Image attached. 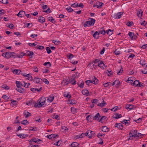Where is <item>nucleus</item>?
I'll list each match as a JSON object with an SVG mask.
<instances>
[{
	"label": "nucleus",
	"instance_id": "obj_1",
	"mask_svg": "<svg viewBox=\"0 0 147 147\" xmlns=\"http://www.w3.org/2000/svg\"><path fill=\"white\" fill-rule=\"evenodd\" d=\"M46 101V98L45 97H41L37 101L34 105L35 107H40L43 105Z\"/></svg>",
	"mask_w": 147,
	"mask_h": 147
},
{
	"label": "nucleus",
	"instance_id": "obj_2",
	"mask_svg": "<svg viewBox=\"0 0 147 147\" xmlns=\"http://www.w3.org/2000/svg\"><path fill=\"white\" fill-rule=\"evenodd\" d=\"M90 20L85 22L83 24L84 27L93 26L95 23V20L93 18H90Z\"/></svg>",
	"mask_w": 147,
	"mask_h": 147
},
{
	"label": "nucleus",
	"instance_id": "obj_3",
	"mask_svg": "<svg viewBox=\"0 0 147 147\" xmlns=\"http://www.w3.org/2000/svg\"><path fill=\"white\" fill-rule=\"evenodd\" d=\"M137 130H134L132 131V132H130L129 133L130 138L132 139L134 137H137Z\"/></svg>",
	"mask_w": 147,
	"mask_h": 147
},
{
	"label": "nucleus",
	"instance_id": "obj_4",
	"mask_svg": "<svg viewBox=\"0 0 147 147\" xmlns=\"http://www.w3.org/2000/svg\"><path fill=\"white\" fill-rule=\"evenodd\" d=\"M6 59H8L9 58L12 57L15 58V54L14 52H6Z\"/></svg>",
	"mask_w": 147,
	"mask_h": 147
},
{
	"label": "nucleus",
	"instance_id": "obj_5",
	"mask_svg": "<svg viewBox=\"0 0 147 147\" xmlns=\"http://www.w3.org/2000/svg\"><path fill=\"white\" fill-rule=\"evenodd\" d=\"M123 13L122 12H120L114 14L113 15V18L115 19H119L121 18V16L123 15Z\"/></svg>",
	"mask_w": 147,
	"mask_h": 147
},
{
	"label": "nucleus",
	"instance_id": "obj_6",
	"mask_svg": "<svg viewBox=\"0 0 147 147\" xmlns=\"http://www.w3.org/2000/svg\"><path fill=\"white\" fill-rule=\"evenodd\" d=\"M128 34L132 40H135L137 38L136 36L133 32H129Z\"/></svg>",
	"mask_w": 147,
	"mask_h": 147
},
{
	"label": "nucleus",
	"instance_id": "obj_7",
	"mask_svg": "<svg viewBox=\"0 0 147 147\" xmlns=\"http://www.w3.org/2000/svg\"><path fill=\"white\" fill-rule=\"evenodd\" d=\"M90 77L92 81L93 84L95 85L98 84V80L95 76H91Z\"/></svg>",
	"mask_w": 147,
	"mask_h": 147
},
{
	"label": "nucleus",
	"instance_id": "obj_8",
	"mask_svg": "<svg viewBox=\"0 0 147 147\" xmlns=\"http://www.w3.org/2000/svg\"><path fill=\"white\" fill-rule=\"evenodd\" d=\"M135 107V106L132 105L127 104L125 106V108L127 109H129L130 111L134 109Z\"/></svg>",
	"mask_w": 147,
	"mask_h": 147
},
{
	"label": "nucleus",
	"instance_id": "obj_9",
	"mask_svg": "<svg viewBox=\"0 0 147 147\" xmlns=\"http://www.w3.org/2000/svg\"><path fill=\"white\" fill-rule=\"evenodd\" d=\"M115 127H117L118 129H123V125L122 123H118L115 124Z\"/></svg>",
	"mask_w": 147,
	"mask_h": 147
},
{
	"label": "nucleus",
	"instance_id": "obj_10",
	"mask_svg": "<svg viewBox=\"0 0 147 147\" xmlns=\"http://www.w3.org/2000/svg\"><path fill=\"white\" fill-rule=\"evenodd\" d=\"M33 81L36 83L40 84L42 82V79L39 78H35L33 80Z\"/></svg>",
	"mask_w": 147,
	"mask_h": 147
},
{
	"label": "nucleus",
	"instance_id": "obj_11",
	"mask_svg": "<svg viewBox=\"0 0 147 147\" xmlns=\"http://www.w3.org/2000/svg\"><path fill=\"white\" fill-rule=\"evenodd\" d=\"M17 136L19 138L23 139L25 138L28 136V135L26 134H17Z\"/></svg>",
	"mask_w": 147,
	"mask_h": 147
},
{
	"label": "nucleus",
	"instance_id": "obj_12",
	"mask_svg": "<svg viewBox=\"0 0 147 147\" xmlns=\"http://www.w3.org/2000/svg\"><path fill=\"white\" fill-rule=\"evenodd\" d=\"M98 65L99 67L102 69H104L105 68V64L102 61H100V62L98 63Z\"/></svg>",
	"mask_w": 147,
	"mask_h": 147
},
{
	"label": "nucleus",
	"instance_id": "obj_13",
	"mask_svg": "<svg viewBox=\"0 0 147 147\" xmlns=\"http://www.w3.org/2000/svg\"><path fill=\"white\" fill-rule=\"evenodd\" d=\"M143 14V11L141 9H139L137 11V16L139 18H141Z\"/></svg>",
	"mask_w": 147,
	"mask_h": 147
},
{
	"label": "nucleus",
	"instance_id": "obj_14",
	"mask_svg": "<svg viewBox=\"0 0 147 147\" xmlns=\"http://www.w3.org/2000/svg\"><path fill=\"white\" fill-rule=\"evenodd\" d=\"M38 21L40 23L42 24L45 22V19L44 17L40 16L38 17Z\"/></svg>",
	"mask_w": 147,
	"mask_h": 147
},
{
	"label": "nucleus",
	"instance_id": "obj_15",
	"mask_svg": "<svg viewBox=\"0 0 147 147\" xmlns=\"http://www.w3.org/2000/svg\"><path fill=\"white\" fill-rule=\"evenodd\" d=\"M82 92L83 95H85L86 96H88L89 94L88 91L86 89L83 90L82 91Z\"/></svg>",
	"mask_w": 147,
	"mask_h": 147
},
{
	"label": "nucleus",
	"instance_id": "obj_16",
	"mask_svg": "<svg viewBox=\"0 0 147 147\" xmlns=\"http://www.w3.org/2000/svg\"><path fill=\"white\" fill-rule=\"evenodd\" d=\"M26 55L25 53L22 52L20 55H17L16 53L15 54V58L18 57L19 58H22L23 56L25 55Z\"/></svg>",
	"mask_w": 147,
	"mask_h": 147
},
{
	"label": "nucleus",
	"instance_id": "obj_17",
	"mask_svg": "<svg viewBox=\"0 0 147 147\" xmlns=\"http://www.w3.org/2000/svg\"><path fill=\"white\" fill-rule=\"evenodd\" d=\"M41 90V87L40 88H31L30 90L33 92H39Z\"/></svg>",
	"mask_w": 147,
	"mask_h": 147
},
{
	"label": "nucleus",
	"instance_id": "obj_18",
	"mask_svg": "<svg viewBox=\"0 0 147 147\" xmlns=\"http://www.w3.org/2000/svg\"><path fill=\"white\" fill-rule=\"evenodd\" d=\"M99 33L98 31H96L95 32L94 34H93V37L95 38L98 39L99 37Z\"/></svg>",
	"mask_w": 147,
	"mask_h": 147
},
{
	"label": "nucleus",
	"instance_id": "obj_19",
	"mask_svg": "<svg viewBox=\"0 0 147 147\" xmlns=\"http://www.w3.org/2000/svg\"><path fill=\"white\" fill-rule=\"evenodd\" d=\"M84 134L83 133H82L80 135H76L74 137V138L76 139H81V138L84 137Z\"/></svg>",
	"mask_w": 147,
	"mask_h": 147
},
{
	"label": "nucleus",
	"instance_id": "obj_20",
	"mask_svg": "<svg viewBox=\"0 0 147 147\" xmlns=\"http://www.w3.org/2000/svg\"><path fill=\"white\" fill-rule=\"evenodd\" d=\"M120 84V82L119 80H115L112 83V86L115 85L116 86H119Z\"/></svg>",
	"mask_w": 147,
	"mask_h": 147
},
{
	"label": "nucleus",
	"instance_id": "obj_21",
	"mask_svg": "<svg viewBox=\"0 0 147 147\" xmlns=\"http://www.w3.org/2000/svg\"><path fill=\"white\" fill-rule=\"evenodd\" d=\"M54 99V96L53 95L50 96L47 99V101L49 102H51Z\"/></svg>",
	"mask_w": 147,
	"mask_h": 147
},
{
	"label": "nucleus",
	"instance_id": "obj_22",
	"mask_svg": "<svg viewBox=\"0 0 147 147\" xmlns=\"http://www.w3.org/2000/svg\"><path fill=\"white\" fill-rule=\"evenodd\" d=\"M23 114L26 118L28 117L31 116V114L27 111H25Z\"/></svg>",
	"mask_w": 147,
	"mask_h": 147
},
{
	"label": "nucleus",
	"instance_id": "obj_23",
	"mask_svg": "<svg viewBox=\"0 0 147 147\" xmlns=\"http://www.w3.org/2000/svg\"><path fill=\"white\" fill-rule=\"evenodd\" d=\"M106 73L109 76H111L113 75V72L112 71H109L107 70L106 71Z\"/></svg>",
	"mask_w": 147,
	"mask_h": 147
},
{
	"label": "nucleus",
	"instance_id": "obj_24",
	"mask_svg": "<svg viewBox=\"0 0 147 147\" xmlns=\"http://www.w3.org/2000/svg\"><path fill=\"white\" fill-rule=\"evenodd\" d=\"M102 131L105 132H108L109 131V129L106 126L102 127Z\"/></svg>",
	"mask_w": 147,
	"mask_h": 147
},
{
	"label": "nucleus",
	"instance_id": "obj_25",
	"mask_svg": "<svg viewBox=\"0 0 147 147\" xmlns=\"http://www.w3.org/2000/svg\"><path fill=\"white\" fill-rule=\"evenodd\" d=\"M12 72L15 74L19 75L21 72V71L20 69H15L12 71Z\"/></svg>",
	"mask_w": 147,
	"mask_h": 147
},
{
	"label": "nucleus",
	"instance_id": "obj_26",
	"mask_svg": "<svg viewBox=\"0 0 147 147\" xmlns=\"http://www.w3.org/2000/svg\"><path fill=\"white\" fill-rule=\"evenodd\" d=\"M58 136L57 135L51 134L47 136V138L49 139H51L52 138H54L56 137L57 136Z\"/></svg>",
	"mask_w": 147,
	"mask_h": 147
},
{
	"label": "nucleus",
	"instance_id": "obj_27",
	"mask_svg": "<svg viewBox=\"0 0 147 147\" xmlns=\"http://www.w3.org/2000/svg\"><path fill=\"white\" fill-rule=\"evenodd\" d=\"M69 83V82L66 79L63 80L61 82V84L63 86H65L68 84Z\"/></svg>",
	"mask_w": 147,
	"mask_h": 147
},
{
	"label": "nucleus",
	"instance_id": "obj_28",
	"mask_svg": "<svg viewBox=\"0 0 147 147\" xmlns=\"http://www.w3.org/2000/svg\"><path fill=\"white\" fill-rule=\"evenodd\" d=\"M100 117V114L99 113H97L96 115L93 117V119H95L99 121V118Z\"/></svg>",
	"mask_w": 147,
	"mask_h": 147
},
{
	"label": "nucleus",
	"instance_id": "obj_29",
	"mask_svg": "<svg viewBox=\"0 0 147 147\" xmlns=\"http://www.w3.org/2000/svg\"><path fill=\"white\" fill-rule=\"evenodd\" d=\"M34 102V101L31 100L28 101L26 103V104L29 106H32Z\"/></svg>",
	"mask_w": 147,
	"mask_h": 147
},
{
	"label": "nucleus",
	"instance_id": "obj_30",
	"mask_svg": "<svg viewBox=\"0 0 147 147\" xmlns=\"http://www.w3.org/2000/svg\"><path fill=\"white\" fill-rule=\"evenodd\" d=\"M25 53L27 55L29 56H32L34 54L33 52L30 51H26V53Z\"/></svg>",
	"mask_w": 147,
	"mask_h": 147
},
{
	"label": "nucleus",
	"instance_id": "obj_31",
	"mask_svg": "<svg viewBox=\"0 0 147 147\" xmlns=\"http://www.w3.org/2000/svg\"><path fill=\"white\" fill-rule=\"evenodd\" d=\"M128 121H129V120L124 119L123 121H121V123L127 125H129V123L128 122Z\"/></svg>",
	"mask_w": 147,
	"mask_h": 147
},
{
	"label": "nucleus",
	"instance_id": "obj_32",
	"mask_svg": "<svg viewBox=\"0 0 147 147\" xmlns=\"http://www.w3.org/2000/svg\"><path fill=\"white\" fill-rule=\"evenodd\" d=\"M16 90L19 92L20 93H22L24 92V90L23 88H22L21 87H18Z\"/></svg>",
	"mask_w": 147,
	"mask_h": 147
},
{
	"label": "nucleus",
	"instance_id": "obj_33",
	"mask_svg": "<svg viewBox=\"0 0 147 147\" xmlns=\"http://www.w3.org/2000/svg\"><path fill=\"white\" fill-rule=\"evenodd\" d=\"M121 117V115L118 113H116L113 116V118L115 119H119Z\"/></svg>",
	"mask_w": 147,
	"mask_h": 147
},
{
	"label": "nucleus",
	"instance_id": "obj_34",
	"mask_svg": "<svg viewBox=\"0 0 147 147\" xmlns=\"http://www.w3.org/2000/svg\"><path fill=\"white\" fill-rule=\"evenodd\" d=\"M16 84L17 88L21 87V86H23V83H21L19 81L16 82Z\"/></svg>",
	"mask_w": 147,
	"mask_h": 147
},
{
	"label": "nucleus",
	"instance_id": "obj_35",
	"mask_svg": "<svg viewBox=\"0 0 147 147\" xmlns=\"http://www.w3.org/2000/svg\"><path fill=\"white\" fill-rule=\"evenodd\" d=\"M106 33L108 35L110 36L113 34V31L109 29L106 30Z\"/></svg>",
	"mask_w": 147,
	"mask_h": 147
},
{
	"label": "nucleus",
	"instance_id": "obj_36",
	"mask_svg": "<svg viewBox=\"0 0 147 147\" xmlns=\"http://www.w3.org/2000/svg\"><path fill=\"white\" fill-rule=\"evenodd\" d=\"M21 123L22 124L24 125H26L29 124V122L28 121L26 120H24L22 121Z\"/></svg>",
	"mask_w": 147,
	"mask_h": 147
},
{
	"label": "nucleus",
	"instance_id": "obj_37",
	"mask_svg": "<svg viewBox=\"0 0 147 147\" xmlns=\"http://www.w3.org/2000/svg\"><path fill=\"white\" fill-rule=\"evenodd\" d=\"M98 32H99V34L100 33L103 35H104L105 33V32L103 27H102L101 28L100 30Z\"/></svg>",
	"mask_w": 147,
	"mask_h": 147
},
{
	"label": "nucleus",
	"instance_id": "obj_38",
	"mask_svg": "<svg viewBox=\"0 0 147 147\" xmlns=\"http://www.w3.org/2000/svg\"><path fill=\"white\" fill-rule=\"evenodd\" d=\"M139 84V83L138 82V81L137 80H135L134 81L133 84H132V85L133 86H138Z\"/></svg>",
	"mask_w": 147,
	"mask_h": 147
},
{
	"label": "nucleus",
	"instance_id": "obj_39",
	"mask_svg": "<svg viewBox=\"0 0 147 147\" xmlns=\"http://www.w3.org/2000/svg\"><path fill=\"white\" fill-rule=\"evenodd\" d=\"M30 84L29 83H26L24 82H23V86L26 88H28Z\"/></svg>",
	"mask_w": 147,
	"mask_h": 147
},
{
	"label": "nucleus",
	"instance_id": "obj_40",
	"mask_svg": "<svg viewBox=\"0 0 147 147\" xmlns=\"http://www.w3.org/2000/svg\"><path fill=\"white\" fill-rule=\"evenodd\" d=\"M71 111L73 114H75L77 112V109L74 107H71Z\"/></svg>",
	"mask_w": 147,
	"mask_h": 147
},
{
	"label": "nucleus",
	"instance_id": "obj_41",
	"mask_svg": "<svg viewBox=\"0 0 147 147\" xmlns=\"http://www.w3.org/2000/svg\"><path fill=\"white\" fill-rule=\"evenodd\" d=\"M84 83L83 82H78V85L81 88H82L84 87Z\"/></svg>",
	"mask_w": 147,
	"mask_h": 147
},
{
	"label": "nucleus",
	"instance_id": "obj_42",
	"mask_svg": "<svg viewBox=\"0 0 147 147\" xmlns=\"http://www.w3.org/2000/svg\"><path fill=\"white\" fill-rule=\"evenodd\" d=\"M79 145L78 143L76 142H73L71 144V146L72 147H77Z\"/></svg>",
	"mask_w": 147,
	"mask_h": 147
},
{
	"label": "nucleus",
	"instance_id": "obj_43",
	"mask_svg": "<svg viewBox=\"0 0 147 147\" xmlns=\"http://www.w3.org/2000/svg\"><path fill=\"white\" fill-rule=\"evenodd\" d=\"M32 142H33L35 143H37L39 141H40V140L38 138H34L32 139Z\"/></svg>",
	"mask_w": 147,
	"mask_h": 147
},
{
	"label": "nucleus",
	"instance_id": "obj_44",
	"mask_svg": "<svg viewBox=\"0 0 147 147\" xmlns=\"http://www.w3.org/2000/svg\"><path fill=\"white\" fill-rule=\"evenodd\" d=\"M44 66H47V67H50L51 66V64L49 62H45L44 63Z\"/></svg>",
	"mask_w": 147,
	"mask_h": 147
},
{
	"label": "nucleus",
	"instance_id": "obj_45",
	"mask_svg": "<svg viewBox=\"0 0 147 147\" xmlns=\"http://www.w3.org/2000/svg\"><path fill=\"white\" fill-rule=\"evenodd\" d=\"M112 83L111 82H108L107 83L104 84L103 85L105 87H107L109 86H111Z\"/></svg>",
	"mask_w": 147,
	"mask_h": 147
},
{
	"label": "nucleus",
	"instance_id": "obj_46",
	"mask_svg": "<svg viewBox=\"0 0 147 147\" xmlns=\"http://www.w3.org/2000/svg\"><path fill=\"white\" fill-rule=\"evenodd\" d=\"M28 76H27V77L26 78V79H28L30 81H32V80L33 79L32 76L29 74Z\"/></svg>",
	"mask_w": 147,
	"mask_h": 147
},
{
	"label": "nucleus",
	"instance_id": "obj_47",
	"mask_svg": "<svg viewBox=\"0 0 147 147\" xmlns=\"http://www.w3.org/2000/svg\"><path fill=\"white\" fill-rule=\"evenodd\" d=\"M50 49L51 48L49 47H47L46 48V49L47 51V53L48 54H49L52 52V51Z\"/></svg>",
	"mask_w": 147,
	"mask_h": 147
},
{
	"label": "nucleus",
	"instance_id": "obj_48",
	"mask_svg": "<svg viewBox=\"0 0 147 147\" xmlns=\"http://www.w3.org/2000/svg\"><path fill=\"white\" fill-rule=\"evenodd\" d=\"M61 128L63 132H66L68 129L67 127L65 126H62Z\"/></svg>",
	"mask_w": 147,
	"mask_h": 147
},
{
	"label": "nucleus",
	"instance_id": "obj_49",
	"mask_svg": "<svg viewBox=\"0 0 147 147\" xmlns=\"http://www.w3.org/2000/svg\"><path fill=\"white\" fill-rule=\"evenodd\" d=\"M92 115H88L86 117V119L87 121L88 122H89L91 121V120L90 119L91 118Z\"/></svg>",
	"mask_w": 147,
	"mask_h": 147
},
{
	"label": "nucleus",
	"instance_id": "obj_50",
	"mask_svg": "<svg viewBox=\"0 0 147 147\" xmlns=\"http://www.w3.org/2000/svg\"><path fill=\"white\" fill-rule=\"evenodd\" d=\"M1 87L2 88L5 90H8L9 89V88L6 85H3L1 86Z\"/></svg>",
	"mask_w": 147,
	"mask_h": 147
},
{
	"label": "nucleus",
	"instance_id": "obj_51",
	"mask_svg": "<svg viewBox=\"0 0 147 147\" xmlns=\"http://www.w3.org/2000/svg\"><path fill=\"white\" fill-rule=\"evenodd\" d=\"M132 78H128L127 80V82H130L129 83H131V84H133V80H132Z\"/></svg>",
	"mask_w": 147,
	"mask_h": 147
},
{
	"label": "nucleus",
	"instance_id": "obj_52",
	"mask_svg": "<svg viewBox=\"0 0 147 147\" xmlns=\"http://www.w3.org/2000/svg\"><path fill=\"white\" fill-rule=\"evenodd\" d=\"M74 57V55L72 54H70L69 55L67 56V57L68 59H70Z\"/></svg>",
	"mask_w": 147,
	"mask_h": 147
},
{
	"label": "nucleus",
	"instance_id": "obj_53",
	"mask_svg": "<svg viewBox=\"0 0 147 147\" xmlns=\"http://www.w3.org/2000/svg\"><path fill=\"white\" fill-rule=\"evenodd\" d=\"M53 43H54L56 45H58L60 44V41H56V40H53L52 41Z\"/></svg>",
	"mask_w": 147,
	"mask_h": 147
},
{
	"label": "nucleus",
	"instance_id": "obj_54",
	"mask_svg": "<svg viewBox=\"0 0 147 147\" xmlns=\"http://www.w3.org/2000/svg\"><path fill=\"white\" fill-rule=\"evenodd\" d=\"M66 9L68 12H71L73 11V9L70 7L67 8Z\"/></svg>",
	"mask_w": 147,
	"mask_h": 147
},
{
	"label": "nucleus",
	"instance_id": "obj_55",
	"mask_svg": "<svg viewBox=\"0 0 147 147\" xmlns=\"http://www.w3.org/2000/svg\"><path fill=\"white\" fill-rule=\"evenodd\" d=\"M78 3H74V4L71 5V6L73 7H78Z\"/></svg>",
	"mask_w": 147,
	"mask_h": 147
},
{
	"label": "nucleus",
	"instance_id": "obj_56",
	"mask_svg": "<svg viewBox=\"0 0 147 147\" xmlns=\"http://www.w3.org/2000/svg\"><path fill=\"white\" fill-rule=\"evenodd\" d=\"M64 96L67 98H71V95L69 94V93L68 94H65L64 95Z\"/></svg>",
	"mask_w": 147,
	"mask_h": 147
},
{
	"label": "nucleus",
	"instance_id": "obj_57",
	"mask_svg": "<svg viewBox=\"0 0 147 147\" xmlns=\"http://www.w3.org/2000/svg\"><path fill=\"white\" fill-rule=\"evenodd\" d=\"M92 132V131L90 130H89L87 131L85 134L84 133V137L85 136H89L88 134L89 132Z\"/></svg>",
	"mask_w": 147,
	"mask_h": 147
},
{
	"label": "nucleus",
	"instance_id": "obj_58",
	"mask_svg": "<svg viewBox=\"0 0 147 147\" xmlns=\"http://www.w3.org/2000/svg\"><path fill=\"white\" fill-rule=\"evenodd\" d=\"M19 13H20V17H22L25 14V12L23 11H20Z\"/></svg>",
	"mask_w": 147,
	"mask_h": 147
},
{
	"label": "nucleus",
	"instance_id": "obj_59",
	"mask_svg": "<svg viewBox=\"0 0 147 147\" xmlns=\"http://www.w3.org/2000/svg\"><path fill=\"white\" fill-rule=\"evenodd\" d=\"M126 25L128 26H132L133 25V22H130L129 21L127 22Z\"/></svg>",
	"mask_w": 147,
	"mask_h": 147
},
{
	"label": "nucleus",
	"instance_id": "obj_60",
	"mask_svg": "<svg viewBox=\"0 0 147 147\" xmlns=\"http://www.w3.org/2000/svg\"><path fill=\"white\" fill-rule=\"evenodd\" d=\"M50 19H49V20L51 22L54 23L55 22V21L54 19L51 16L49 17Z\"/></svg>",
	"mask_w": 147,
	"mask_h": 147
},
{
	"label": "nucleus",
	"instance_id": "obj_61",
	"mask_svg": "<svg viewBox=\"0 0 147 147\" xmlns=\"http://www.w3.org/2000/svg\"><path fill=\"white\" fill-rule=\"evenodd\" d=\"M114 53L116 55H119L120 53V51H118L117 50H115L114 52Z\"/></svg>",
	"mask_w": 147,
	"mask_h": 147
},
{
	"label": "nucleus",
	"instance_id": "obj_62",
	"mask_svg": "<svg viewBox=\"0 0 147 147\" xmlns=\"http://www.w3.org/2000/svg\"><path fill=\"white\" fill-rule=\"evenodd\" d=\"M2 98L5 100H8L9 99V97L5 94L3 95Z\"/></svg>",
	"mask_w": 147,
	"mask_h": 147
},
{
	"label": "nucleus",
	"instance_id": "obj_63",
	"mask_svg": "<svg viewBox=\"0 0 147 147\" xmlns=\"http://www.w3.org/2000/svg\"><path fill=\"white\" fill-rule=\"evenodd\" d=\"M98 102V100L96 99H95L92 100V102L93 103L96 104Z\"/></svg>",
	"mask_w": 147,
	"mask_h": 147
},
{
	"label": "nucleus",
	"instance_id": "obj_64",
	"mask_svg": "<svg viewBox=\"0 0 147 147\" xmlns=\"http://www.w3.org/2000/svg\"><path fill=\"white\" fill-rule=\"evenodd\" d=\"M70 62L71 63H72V64H73L74 65H75V64H76L78 63V61H74L73 60H70Z\"/></svg>",
	"mask_w": 147,
	"mask_h": 147
}]
</instances>
